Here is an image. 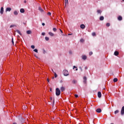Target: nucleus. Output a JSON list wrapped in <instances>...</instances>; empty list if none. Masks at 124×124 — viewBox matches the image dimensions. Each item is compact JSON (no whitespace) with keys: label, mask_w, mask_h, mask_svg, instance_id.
I'll list each match as a JSON object with an SVG mask.
<instances>
[{"label":"nucleus","mask_w":124,"mask_h":124,"mask_svg":"<svg viewBox=\"0 0 124 124\" xmlns=\"http://www.w3.org/2000/svg\"><path fill=\"white\" fill-rule=\"evenodd\" d=\"M49 91H50V92H52V89H51V88H50Z\"/></svg>","instance_id":"nucleus-48"},{"label":"nucleus","mask_w":124,"mask_h":124,"mask_svg":"<svg viewBox=\"0 0 124 124\" xmlns=\"http://www.w3.org/2000/svg\"><path fill=\"white\" fill-rule=\"evenodd\" d=\"M101 108H98L96 110V111L97 113H101Z\"/></svg>","instance_id":"nucleus-10"},{"label":"nucleus","mask_w":124,"mask_h":124,"mask_svg":"<svg viewBox=\"0 0 124 124\" xmlns=\"http://www.w3.org/2000/svg\"><path fill=\"white\" fill-rule=\"evenodd\" d=\"M31 48H32V49H34V48H35V46H34L32 45L31 46Z\"/></svg>","instance_id":"nucleus-35"},{"label":"nucleus","mask_w":124,"mask_h":124,"mask_svg":"<svg viewBox=\"0 0 124 124\" xmlns=\"http://www.w3.org/2000/svg\"><path fill=\"white\" fill-rule=\"evenodd\" d=\"M46 53V51L45 50V49H43V54H45Z\"/></svg>","instance_id":"nucleus-39"},{"label":"nucleus","mask_w":124,"mask_h":124,"mask_svg":"<svg viewBox=\"0 0 124 124\" xmlns=\"http://www.w3.org/2000/svg\"><path fill=\"white\" fill-rule=\"evenodd\" d=\"M63 74L64 76H68V75H69V73H68V71L67 70H64L63 71Z\"/></svg>","instance_id":"nucleus-2"},{"label":"nucleus","mask_w":124,"mask_h":124,"mask_svg":"<svg viewBox=\"0 0 124 124\" xmlns=\"http://www.w3.org/2000/svg\"><path fill=\"white\" fill-rule=\"evenodd\" d=\"M53 31H57V28H53Z\"/></svg>","instance_id":"nucleus-29"},{"label":"nucleus","mask_w":124,"mask_h":124,"mask_svg":"<svg viewBox=\"0 0 124 124\" xmlns=\"http://www.w3.org/2000/svg\"><path fill=\"white\" fill-rule=\"evenodd\" d=\"M42 26H45V23H43L42 24Z\"/></svg>","instance_id":"nucleus-43"},{"label":"nucleus","mask_w":124,"mask_h":124,"mask_svg":"<svg viewBox=\"0 0 124 124\" xmlns=\"http://www.w3.org/2000/svg\"><path fill=\"white\" fill-rule=\"evenodd\" d=\"M42 35H45V32L42 33Z\"/></svg>","instance_id":"nucleus-40"},{"label":"nucleus","mask_w":124,"mask_h":124,"mask_svg":"<svg viewBox=\"0 0 124 124\" xmlns=\"http://www.w3.org/2000/svg\"><path fill=\"white\" fill-rule=\"evenodd\" d=\"M33 51L34 52H35V53H38V50H37V49H35Z\"/></svg>","instance_id":"nucleus-27"},{"label":"nucleus","mask_w":124,"mask_h":124,"mask_svg":"<svg viewBox=\"0 0 124 124\" xmlns=\"http://www.w3.org/2000/svg\"><path fill=\"white\" fill-rule=\"evenodd\" d=\"M54 76L55 78H57V77H58V75H57V73H54Z\"/></svg>","instance_id":"nucleus-30"},{"label":"nucleus","mask_w":124,"mask_h":124,"mask_svg":"<svg viewBox=\"0 0 124 124\" xmlns=\"http://www.w3.org/2000/svg\"><path fill=\"white\" fill-rule=\"evenodd\" d=\"M92 55H93V52H89V55L90 56H92Z\"/></svg>","instance_id":"nucleus-37"},{"label":"nucleus","mask_w":124,"mask_h":124,"mask_svg":"<svg viewBox=\"0 0 124 124\" xmlns=\"http://www.w3.org/2000/svg\"><path fill=\"white\" fill-rule=\"evenodd\" d=\"M122 0L124 1V0Z\"/></svg>","instance_id":"nucleus-57"},{"label":"nucleus","mask_w":124,"mask_h":124,"mask_svg":"<svg viewBox=\"0 0 124 124\" xmlns=\"http://www.w3.org/2000/svg\"><path fill=\"white\" fill-rule=\"evenodd\" d=\"M124 114V106L122 107L121 109V115Z\"/></svg>","instance_id":"nucleus-6"},{"label":"nucleus","mask_w":124,"mask_h":124,"mask_svg":"<svg viewBox=\"0 0 124 124\" xmlns=\"http://www.w3.org/2000/svg\"><path fill=\"white\" fill-rule=\"evenodd\" d=\"M38 9L40 11V12H41V13H44V10H43V9L41 7H39Z\"/></svg>","instance_id":"nucleus-3"},{"label":"nucleus","mask_w":124,"mask_h":124,"mask_svg":"<svg viewBox=\"0 0 124 124\" xmlns=\"http://www.w3.org/2000/svg\"><path fill=\"white\" fill-rule=\"evenodd\" d=\"M104 20V17L103 16H101L100 17V20L103 21Z\"/></svg>","instance_id":"nucleus-15"},{"label":"nucleus","mask_w":124,"mask_h":124,"mask_svg":"<svg viewBox=\"0 0 124 124\" xmlns=\"http://www.w3.org/2000/svg\"><path fill=\"white\" fill-rule=\"evenodd\" d=\"M3 7H1V9H0V14H3Z\"/></svg>","instance_id":"nucleus-8"},{"label":"nucleus","mask_w":124,"mask_h":124,"mask_svg":"<svg viewBox=\"0 0 124 124\" xmlns=\"http://www.w3.org/2000/svg\"><path fill=\"white\" fill-rule=\"evenodd\" d=\"M84 40L83 39H80V42H84Z\"/></svg>","instance_id":"nucleus-38"},{"label":"nucleus","mask_w":124,"mask_h":124,"mask_svg":"<svg viewBox=\"0 0 124 124\" xmlns=\"http://www.w3.org/2000/svg\"><path fill=\"white\" fill-rule=\"evenodd\" d=\"M113 82H114V83H116V82H118V78H114L113 79Z\"/></svg>","instance_id":"nucleus-18"},{"label":"nucleus","mask_w":124,"mask_h":124,"mask_svg":"<svg viewBox=\"0 0 124 124\" xmlns=\"http://www.w3.org/2000/svg\"><path fill=\"white\" fill-rule=\"evenodd\" d=\"M34 56L36 57V58H38V57L36 56V55H34Z\"/></svg>","instance_id":"nucleus-53"},{"label":"nucleus","mask_w":124,"mask_h":124,"mask_svg":"<svg viewBox=\"0 0 124 124\" xmlns=\"http://www.w3.org/2000/svg\"><path fill=\"white\" fill-rule=\"evenodd\" d=\"M12 43H13V45H14V40L13 39V37L12 38Z\"/></svg>","instance_id":"nucleus-33"},{"label":"nucleus","mask_w":124,"mask_h":124,"mask_svg":"<svg viewBox=\"0 0 124 124\" xmlns=\"http://www.w3.org/2000/svg\"><path fill=\"white\" fill-rule=\"evenodd\" d=\"M92 34L93 36H95L96 35V34L94 32H93Z\"/></svg>","instance_id":"nucleus-23"},{"label":"nucleus","mask_w":124,"mask_h":124,"mask_svg":"<svg viewBox=\"0 0 124 124\" xmlns=\"http://www.w3.org/2000/svg\"><path fill=\"white\" fill-rule=\"evenodd\" d=\"M61 92H64V91H65V88H64V87L63 86H62L61 87V89H60Z\"/></svg>","instance_id":"nucleus-4"},{"label":"nucleus","mask_w":124,"mask_h":124,"mask_svg":"<svg viewBox=\"0 0 124 124\" xmlns=\"http://www.w3.org/2000/svg\"><path fill=\"white\" fill-rule=\"evenodd\" d=\"M52 79H54V77H53V78H52Z\"/></svg>","instance_id":"nucleus-56"},{"label":"nucleus","mask_w":124,"mask_h":124,"mask_svg":"<svg viewBox=\"0 0 124 124\" xmlns=\"http://www.w3.org/2000/svg\"><path fill=\"white\" fill-rule=\"evenodd\" d=\"M106 26H107V27H110V23H107L106 24Z\"/></svg>","instance_id":"nucleus-32"},{"label":"nucleus","mask_w":124,"mask_h":124,"mask_svg":"<svg viewBox=\"0 0 124 124\" xmlns=\"http://www.w3.org/2000/svg\"><path fill=\"white\" fill-rule=\"evenodd\" d=\"M13 27H15V25H11L10 28H13Z\"/></svg>","instance_id":"nucleus-36"},{"label":"nucleus","mask_w":124,"mask_h":124,"mask_svg":"<svg viewBox=\"0 0 124 124\" xmlns=\"http://www.w3.org/2000/svg\"><path fill=\"white\" fill-rule=\"evenodd\" d=\"M60 31H61V32H62V31L61 29H60Z\"/></svg>","instance_id":"nucleus-45"},{"label":"nucleus","mask_w":124,"mask_h":124,"mask_svg":"<svg viewBox=\"0 0 124 124\" xmlns=\"http://www.w3.org/2000/svg\"><path fill=\"white\" fill-rule=\"evenodd\" d=\"M122 20H123V17H122V16H119L118 17V21H122Z\"/></svg>","instance_id":"nucleus-7"},{"label":"nucleus","mask_w":124,"mask_h":124,"mask_svg":"<svg viewBox=\"0 0 124 124\" xmlns=\"http://www.w3.org/2000/svg\"><path fill=\"white\" fill-rule=\"evenodd\" d=\"M47 82L49 83V78H47Z\"/></svg>","instance_id":"nucleus-47"},{"label":"nucleus","mask_w":124,"mask_h":124,"mask_svg":"<svg viewBox=\"0 0 124 124\" xmlns=\"http://www.w3.org/2000/svg\"><path fill=\"white\" fill-rule=\"evenodd\" d=\"M45 39L46 41H49V37H46Z\"/></svg>","instance_id":"nucleus-26"},{"label":"nucleus","mask_w":124,"mask_h":124,"mask_svg":"<svg viewBox=\"0 0 124 124\" xmlns=\"http://www.w3.org/2000/svg\"><path fill=\"white\" fill-rule=\"evenodd\" d=\"M14 15H18V12H17V11H15L14 12Z\"/></svg>","instance_id":"nucleus-21"},{"label":"nucleus","mask_w":124,"mask_h":124,"mask_svg":"<svg viewBox=\"0 0 124 124\" xmlns=\"http://www.w3.org/2000/svg\"><path fill=\"white\" fill-rule=\"evenodd\" d=\"M48 34H49L50 36H54V33H53V32H49Z\"/></svg>","instance_id":"nucleus-16"},{"label":"nucleus","mask_w":124,"mask_h":124,"mask_svg":"<svg viewBox=\"0 0 124 124\" xmlns=\"http://www.w3.org/2000/svg\"><path fill=\"white\" fill-rule=\"evenodd\" d=\"M27 34H31V31H27Z\"/></svg>","instance_id":"nucleus-20"},{"label":"nucleus","mask_w":124,"mask_h":124,"mask_svg":"<svg viewBox=\"0 0 124 124\" xmlns=\"http://www.w3.org/2000/svg\"><path fill=\"white\" fill-rule=\"evenodd\" d=\"M16 31L18 33V34H20V35H22V33H21V32H20V31L19 30H16Z\"/></svg>","instance_id":"nucleus-17"},{"label":"nucleus","mask_w":124,"mask_h":124,"mask_svg":"<svg viewBox=\"0 0 124 124\" xmlns=\"http://www.w3.org/2000/svg\"><path fill=\"white\" fill-rule=\"evenodd\" d=\"M72 83H73V84H76L77 83V81H76L75 80H73L72 81Z\"/></svg>","instance_id":"nucleus-22"},{"label":"nucleus","mask_w":124,"mask_h":124,"mask_svg":"<svg viewBox=\"0 0 124 124\" xmlns=\"http://www.w3.org/2000/svg\"><path fill=\"white\" fill-rule=\"evenodd\" d=\"M65 0V6H66V3H68V0Z\"/></svg>","instance_id":"nucleus-28"},{"label":"nucleus","mask_w":124,"mask_h":124,"mask_svg":"<svg viewBox=\"0 0 124 124\" xmlns=\"http://www.w3.org/2000/svg\"><path fill=\"white\" fill-rule=\"evenodd\" d=\"M54 103H55V99H53V104H54Z\"/></svg>","instance_id":"nucleus-51"},{"label":"nucleus","mask_w":124,"mask_h":124,"mask_svg":"<svg viewBox=\"0 0 124 124\" xmlns=\"http://www.w3.org/2000/svg\"><path fill=\"white\" fill-rule=\"evenodd\" d=\"M98 97H99V98H100V97H101V92H98Z\"/></svg>","instance_id":"nucleus-9"},{"label":"nucleus","mask_w":124,"mask_h":124,"mask_svg":"<svg viewBox=\"0 0 124 124\" xmlns=\"http://www.w3.org/2000/svg\"><path fill=\"white\" fill-rule=\"evenodd\" d=\"M80 69L81 70V71H82V68L81 67H79Z\"/></svg>","instance_id":"nucleus-49"},{"label":"nucleus","mask_w":124,"mask_h":124,"mask_svg":"<svg viewBox=\"0 0 124 124\" xmlns=\"http://www.w3.org/2000/svg\"><path fill=\"white\" fill-rule=\"evenodd\" d=\"M6 12H7V11H9V12L11 11V8H7L6 9Z\"/></svg>","instance_id":"nucleus-13"},{"label":"nucleus","mask_w":124,"mask_h":124,"mask_svg":"<svg viewBox=\"0 0 124 124\" xmlns=\"http://www.w3.org/2000/svg\"><path fill=\"white\" fill-rule=\"evenodd\" d=\"M83 83H84V84H86V83H87V77H83Z\"/></svg>","instance_id":"nucleus-5"},{"label":"nucleus","mask_w":124,"mask_h":124,"mask_svg":"<svg viewBox=\"0 0 124 124\" xmlns=\"http://www.w3.org/2000/svg\"><path fill=\"white\" fill-rule=\"evenodd\" d=\"M80 28H81V29H85V28H86V26H85V25H84V24H81L80 25Z\"/></svg>","instance_id":"nucleus-11"},{"label":"nucleus","mask_w":124,"mask_h":124,"mask_svg":"<svg viewBox=\"0 0 124 124\" xmlns=\"http://www.w3.org/2000/svg\"><path fill=\"white\" fill-rule=\"evenodd\" d=\"M119 110H116V111H114V113L115 114H118V113H119Z\"/></svg>","instance_id":"nucleus-25"},{"label":"nucleus","mask_w":124,"mask_h":124,"mask_svg":"<svg viewBox=\"0 0 124 124\" xmlns=\"http://www.w3.org/2000/svg\"><path fill=\"white\" fill-rule=\"evenodd\" d=\"M114 55H115V56H118V55H119V52L115 51L114 52Z\"/></svg>","instance_id":"nucleus-19"},{"label":"nucleus","mask_w":124,"mask_h":124,"mask_svg":"<svg viewBox=\"0 0 124 124\" xmlns=\"http://www.w3.org/2000/svg\"><path fill=\"white\" fill-rule=\"evenodd\" d=\"M21 13H25V9L22 8L20 10Z\"/></svg>","instance_id":"nucleus-14"},{"label":"nucleus","mask_w":124,"mask_h":124,"mask_svg":"<svg viewBox=\"0 0 124 124\" xmlns=\"http://www.w3.org/2000/svg\"><path fill=\"white\" fill-rule=\"evenodd\" d=\"M97 13H101V11L100 10H98L97 11Z\"/></svg>","instance_id":"nucleus-34"},{"label":"nucleus","mask_w":124,"mask_h":124,"mask_svg":"<svg viewBox=\"0 0 124 124\" xmlns=\"http://www.w3.org/2000/svg\"><path fill=\"white\" fill-rule=\"evenodd\" d=\"M56 94L57 96L61 94V90L59 88L56 89Z\"/></svg>","instance_id":"nucleus-1"},{"label":"nucleus","mask_w":124,"mask_h":124,"mask_svg":"<svg viewBox=\"0 0 124 124\" xmlns=\"http://www.w3.org/2000/svg\"><path fill=\"white\" fill-rule=\"evenodd\" d=\"M75 97H78V94H75Z\"/></svg>","instance_id":"nucleus-41"},{"label":"nucleus","mask_w":124,"mask_h":124,"mask_svg":"<svg viewBox=\"0 0 124 124\" xmlns=\"http://www.w3.org/2000/svg\"><path fill=\"white\" fill-rule=\"evenodd\" d=\"M50 98V100H53V98L51 97Z\"/></svg>","instance_id":"nucleus-50"},{"label":"nucleus","mask_w":124,"mask_h":124,"mask_svg":"<svg viewBox=\"0 0 124 124\" xmlns=\"http://www.w3.org/2000/svg\"><path fill=\"white\" fill-rule=\"evenodd\" d=\"M72 34H68V35H71Z\"/></svg>","instance_id":"nucleus-52"},{"label":"nucleus","mask_w":124,"mask_h":124,"mask_svg":"<svg viewBox=\"0 0 124 124\" xmlns=\"http://www.w3.org/2000/svg\"><path fill=\"white\" fill-rule=\"evenodd\" d=\"M85 69H88V67H85Z\"/></svg>","instance_id":"nucleus-46"},{"label":"nucleus","mask_w":124,"mask_h":124,"mask_svg":"<svg viewBox=\"0 0 124 124\" xmlns=\"http://www.w3.org/2000/svg\"><path fill=\"white\" fill-rule=\"evenodd\" d=\"M73 68V69H74V68H76V71H77V70H78V68H77V67H76V66H74Z\"/></svg>","instance_id":"nucleus-24"},{"label":"nucleus","mask_w":124,"mask_h":124,"mask_svg":"<svg viewBox=\"0 0 124 124\" xmlns=\"http://www.w3.org/2000/svg\"><path fill=\"white\" fill-rule=\"evenodd\" d=\"M11 87H12V85H11Z\"/></svg>","instance_id":"nucleus-55"},{"label":"nucleus","mask_w":124,"mask_h":124,"mask_svg":"<svg viewBox=\"0 0 124 124\" xmlns=\"http://www.w3.org/2000/svg\"><path fill=\"white\" fill-rule=\"evenodd\" d=\"M52 14L51 13V12H48L47 13V15H48V16H51V15Z\"/></svg>","instance_id":"nucleus-31"},{"label":"nucleus","mask_w":124,"mask_h":124,"mask_svg":"<svg viewBox=\"0 0 124 124\" xmlns=\"http://www.w3.org/2000/svg\"><path fill=\"white\" fill-rule=\"evenodd\" d=\"M52 72H53V73H56V72H55L54 71V70L52 69Z\"/></svg>","instance_id":"nucleus-44"},{"label":"nucleus","mask_w":124,"mask_h":124,"mask_svg":"<svg viewBox=\"0 0 124 124\" xmlns=\"http://www.w3.org/2000/svg\"><path fill=\"white\" fill-rule=\"evenodd\" d=\"M13 124H16V123H14Z\"/></svg>","instance_id":"nucleus-54"},{"label":"nucleus","mask_w":124,"mask_h":124,"mask_svg":"<svg viewBox=\"0 0 124 124\" xmlns=\"http://www.w3.org/2000/svg\"><path fill=\"white\" fill-rule=\"evenodd\" d=\"M83 60H87V56L86 55H83L82 57Z\"/></svg>","instance_id":"nucleus-12"},{"label":"nucleus","mask_w":124,"mask_h":124,"mask_svg":"<svg viewBox=\"0 0 124 124\" xmlns=\"http://www.w3.org/2000/svg\"><path fill=\"white\" fill-rule=\"evenodd\" d=\"M24 3H27V0H25L24 1Z\"/></svg>","instance_id":"nucleus-42"}]
</instances>
